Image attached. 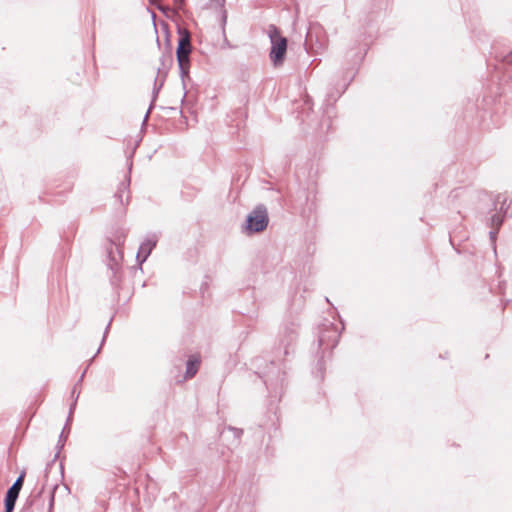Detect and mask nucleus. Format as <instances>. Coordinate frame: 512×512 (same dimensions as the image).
Returning a JSON list of instances; mask_svg holds the SVG:
<instances>
[{"mask_svg": "<svg viewBox=\"0 0 512 512\" xmlns=\"http://www.w3.org/2000/svg\"><path fill=\"white\" fill-rule=\"evenodd\" d=\"M268 34L271 41L270 59L275 66H279L284 61L288 41L274 25L269 27Z\"/></svg>", "mask_w": 512, "mask_h": 512, "instance_id": "1", "label": "nucleus"}, {"mask_svg": "<svg viewBox=\"0 0 512 512\" xmlns=\"http://www.w3.org/2000/svg\"><path fill=\"white\" fill-rule=\"evenodd\" d=\"M191 52L190 34L184 30L181 34L177 47V60L182 71H185L189 63V54Z\"/></svg>", "mask_w": 512, "mask_h": 512, "instance_id": "2", "label": "nucleus"}, {"mask_svg": "<svg viewBox=\"0 0 512 512\" xmlns=\"http://www.w3.org/2000/svg\"><path fill=\"white\" fill-rule=\"evenodd\" d=\"M268 225V216L265 208H256L247 218V228L251 232H261Z\"/></svg>", "mask_w": 512, "mask_h": 512, "instance_id": "3", "label": "nucleus"}, {"mask_svg": "<svg viewBox=\"0 0 512 512\" xmlns=\"http://www.w3.org/2000/svg\"><path fill=\"white\" fill-rule=\"evenodd\" d=\"M200 366L199 356H192L187 362L186 377L192 378L198 371Z\"/></svg>", "mask_w": 512, "mask_h": 512, "instance_id": "4", "label": "nucleus"}, {"mask_svg": "<svg viewBox=\"0 0 512 512\" xmlns=\"http://www.w3.org/2000/svg\"><path fill=\"white\" fill-rule=\"evenodd\" d=\"M19 493L9 488L5 498V512H12Z\"/></svg>", "mask_w": 512, "mask_h": 512, "instance_id": "5", "label": "nucleus"}, {"mask_svg": "<svg viewBox=\"0 0 512 512\" xmlns=\"http://www.w3.org/2000/svg\"><path fill=\"white\" fill-rule=\"evenodd\" d=\"M24 473L21 474L18 479L15 481V483L10 487V489L16 491L17 493L20 492L21 488H22V485H23V481H24Z\"/></svg>", "mask_w": 512, "mask_h": 512, "instance_id": "6", "label": "nucleus"}, {"mask_svg": "<svg viewBox=\"0 0 512 512\" xmlns=\"http://www.w3.org/2000/svg\"><path fill=\"white\" fill-rule=\"evenodd\" d=\"M24 473L21 474L18 479L15 481V483L10 487V489L16 491L17 493L20 492L21 488H22V485H23V481H24Z\"/></svg>", "mask_w": 512, "mask_h": 512, "instance_id": "7", "label": "nucleus"}, {"mask_svg": "<svg viewBox=\"0 0 512 512\" xmlns=\"http://www.w3.org/2000/svg\"><path fill=\"white\" fill-rule=\"evenodd\" d=\"M24 473L21 474L18 479L15 481V483L10 487V489L16 491L17 493L20 492L21 488H22V485H23V481H24Z\"/></svg>", "mask_w": 512, "mask_h": 512, "instance_id": "8", "label": "nucleus"}]
</instances>
